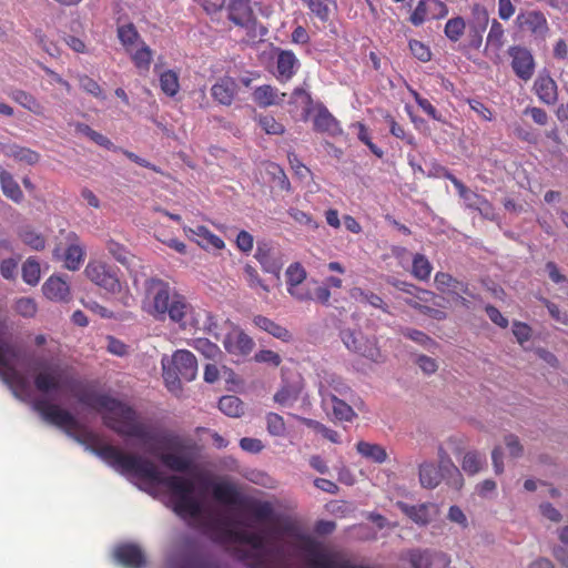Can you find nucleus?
<instances>
[{
	"instance_id": "obj_24",
	"label": "nucleus",
	"mask_w": 568,
	"mask_h": 568,
	"mask_svg": "<svg viewBox=\"0 0 568 568\" xmlns=\"http://www.w3.org/2000/svg\"><path fill=\"white\" fill-rule=\"evenodd\" d=\"M438 458L439 465L437 467L447 474V484L459 489L464 484L462 473L443 447L438 449Z\"/></svg>"
},
{
	"instance_id": "obj_29",
	"label": "nucleus",
	"mask_w": 568,
	"mask_h": 568,
	"mask_svg": "<svg viewBox=\"0 0 568 568\" xmlns=\"http://www.w3.org/2000/svg\"><path fill=\"white\" fill-rule=\"evenodd\" d=\"M253 323L260 329L267 332L268 334H271L275 338H278V339H281L283 342H288L292 338V334L290 333V331L286 327L277 324L276 322H274L273 320H271V318H268L266 316L256 315L253 318Z\"/></svg>"
},
{
	"instance_id": "obj_32",
	"label": "nucleus",
	"mask_w": 568,
	"mask_h": 568,
	"mask_svg": "<svg viewBox=\"0 0 568 568\" xmlns=\"http://www.w3.org/2000/svg\"><path fill=\"white\" fill-rule=\"evenodd\" d=\"M0 185L6 197L14 203L22 202L23 192L11 173L8 171L0 172Z\"/></svg>"
},
{
	"instance_id": "obj_25",
	"label": "nucleus",
	"mask_w": 568,
	"mask_h": 568,
	"mask_svg": "<svg viewBox=\"0 0 568 568\" xmlns=\"http://www.w3.org/2000/svg\"><path fill=\"white\" fill-rule=\"evenodd\" d=\"M253 100L260 108H268L271 105H278L286 97L285 93L278 94L277 90L268 84L257 87L253 91Z\"/></svg>"
},
{
	"instance_id": "obj_5",
	"label": "nucleus",
	"mask_w": 568,
	"mask_h": 568,
	"mask_svg": "<svg viewBox=\"0 0 568 568\" xmlns=\"http://www.w3.org/2000/svg\"><path fill=\"white\" fill-rule=\"evenodd\" d=\"M19 358V352L12 344L0 342V378L14 390H24L27 381L17 369L16 362Z\"/></svg>"
},
{
	"instance_id": "obj_61",
	"label": "nucleus",
	"mask_w": 568,
	"mask_h": 568,
	"mask_svg": "<svg viewBox=\"0 0 568 568\" xmlns=\"http://www.w3.org/2000/svg\"><path fill=\"white\" fill-rule=\"evenodd\" d=\"M152 60V51L148 45H143L133 55V61L139 69L148 70Z\"/></svg>"
},
{
	"instance_id": "obj_47",
	"label": "nucleus",
	"mask_w": 568,
	"mask_h": 568,
	"mask_svg": "<svg viewBox=\"0 0 568 568\" xmlns=\"http://www.w3.org/2000/svg\"><path fill=\"white\" fill-rule=\"evenodd\" d=\"M12 99L16 102H18L19 104H21L23 108L28 109L29 111H31L33 113H40L41 112L40 103L36 100L34 97H32L31 94L27 93L26 91L16 90L12 93Z\"/></svg>"
},
{
	"instance_id": "obj_9",
	"label": "nucleus",
	"mask_w": 568,
	"mask_h": 568,
	"mask_svg": "<svg viewBox=\"0 0 568 568\" xmlns=\"http://www.w3.org/2000/svg\"><path fill=\"white\" fill-rule=\"evenodd\" d=\"M516 24L523 33H528L536 41H544L549 33V26L545 14L539 10L520 12Z\"/></svg>"
},
{
	"instance_id": "obj_19",
	"label": "nucleus",
	"mask_w": 568,
	"mask_h": 568,
	"mask_svg": "<svg viewBox=\"0 0 568 568\" xmlns=\"http://www.w3.org/2000/svg\"><path fill=\"white\" fill-rule=\"evenodd\" d=\"M237 83L231 77H223L213 84L211 94L215 101L223 105H231L237 92Z\"/></svg>"
},
{
	"instance_id": "obj_21",
	"label": "nucleus",
	"mask_w": 568,
	"mask_h": 568,
	"mask_svg": "<svg viewBox=\"0 0 568 568\" xmlns=\"http://www.w3.org/2000/svg\"><path fill=\"white\" fill-rule=\"evenodd\" d=\"M43 294L51 301L67 302L70 298V286L60 276H50L42 286Z\"/></svg>"
},
{
	"instance_id": "obj_13",
	"label": "nucleus",
	"mask_w": 568,
	"mask_h": 568,
	"mask_svg": "<svg viewBox=\"0 0 568 568\" xmlns=\"http://www.w3.org/2000/svg\"><path fill=\"white\" fill-rule=\"evenodd\" d=\"M114 558L125 568H143L146 558L140 546L135 544H121L114 549Z\"/></svg>"
},
{
	"instance_id": "obj_55",
	"label": "nucleus",
	"mask_w": 568,
	"mask_h": 568,
	"mask_svg": "<svg viewBox=\"0 0 568 568\" xmlns=\"http://www.w3.org/2000/svg\"><path fill=\"white\" fill-rule=\"evenodd\" d=\"M394 286L396 288H398L399 291L405 292L409 295H413L414 297H416L420 301H428L427 296L433 295V293L427 290L419 288V287L415 286L414 284L403 282V281L395 282Z\"/></svg>"
},
{
	"instance_id": "obj_17",
	"label": "nucleus",
	"mask_w": 568,
	"mask_h": 568,
	"mask_svg": "<svg viewBox=\"0 0 568 568\" xmlns=\"http://www.w3.org/2000/svg\"><path fill=\"white\" fill-rule=\"evenodd\" d=\"M321 395L323 404L332 405V414L336 420L339 422H352L357 415L353 407L346 402L339 399L336 394L329 393L328 390L321 388Z\"/></svg>"
},
{
	"instance_id": "obj_22",
	"label": "nucleus",
	"mask_w": 568,
	"mask_h": 568,
	"mask_svg": "<svg viewBox=\"0 0 568 568\" xmlns=\"http://www.w3.org/2000/svg\"><path fill=\"white\" fill-rule=\"evenodd\" d=\"M418 475L422 487L427 489H433L440 484L442 479H447V474L432 462L422 463L418 467Z\"/></svg>"
},
{
	"instance_id": "obj_10",
	"label": "nucleus",
	"mask_w": 568,
	"mask_h": 568,
	"mask_svg": "<svg viewBox=\"0 0 568 568\" xmlns=\"http://www.w3.org/2000/svg\"><path fill=\"white\" fill-rule=\"evenodd\" d=\"M507 53L511 59L510 65L516 77L525 82L529 81L536 68L531 51L521 45H511L508 48Z\"/></svg>"
},
{
	"instance_id": "obj_58",
	"label": "nucleus",
	"mask_w": 568,
	"mask_h": 568,
	"mask_svg": "<svg viewBox=\"0 0 568 568\" xmlns=\"http://www.w3.org/2000/svg\"><path fill=\"white\" fill-rule=\"evenodd\" d=\"M261 128L267 134H282L284 133V125L277 122L273 116L265 115L261 116L258 120Z\"/></svg>"
},
{
	"instance_id": "obj_4",
	"label": "nucleus",
	"mask_w": 568,
	"mask_h": 568,
	"mask_svg": "<svg viewBox=\"0 0 568 568\" xmlns=\"http://www.w3.org/2000/svg\"><path fill=\"white\" fill-rule=\"evenodd\" d=\"M213 497L226 505H239L245 507L258 521H267L273 517V507L268 501L244 500L241 498L237 489L227 483L215 484L213 487Z\"/></svg>"
},
{
	"instance_id": "obj_37",
	"label": "nucleus",
	"mask_w": 568,
	"mask_h": 568,
	"mask_svg": "<svg viewBox=\"0 0 568 568\" xmlns=\"http://www.w3.org/2000/svg\"><path fill=\"white\" fill-rule=\"evenodd\" d=\"M220 410L230 417H240L244 413L243 402L234 395H226L220 398Z\"/></svg>"
},
{
	"instance_id": "obj_48",
	"label": "nucleus",
	"mask_w": 568,
	"mask_h": 568,
	"mask_svg": "<svg viewBox=\"0 0 568 568\" xmlns=\"http://www.w3.org/2000/svg\"><path fill=\"white\" fill-rule=\"evenodd\" d=\"M407 557L413 568H429L432 565L428 550L413 549L408 551Z\"/></svg>"
},
{
	"instance_id": "obj_36",
	"label": "nucleus",
	"mask_w": 568,
	"mask_h": 568,
	"mask_svg": "<svg viewBox=\"0 0 568 568\" xmlns=\"http://www.w3.org/2000/svg\"><path fill=\"white\" fill-rule=\"evenodd\" d=\"M163 366V379L166 388L174 395H179L182 390L181 376L178 371L171 366L170 361H162Z\"/></svg>"
},
{
	"instance_id": "obj_3",
	"label": "nucleus",
	"mask_w": 568,
	"mask_h": 568,
	"mask_svg": "<svg viewBox=\"0 0 568 568\" xmlns=\"http://www.w3.org/2000/svg\"><path fill=\"white\" fill-rule=\"evenodd\" d=\"M143 310L156 321L169 317L181 328H193L220 341L219 324L215 316L206 310H194L185 296L171 287L170 283L150 277L144 282Z\"/></svg>"
},
{
	"instance_id": "obj_33",
	"label": "nucleus",
	"mask_w": 568,
	"mask_h": 568,
	"mask_svg": "<svg viewBox=\"0 0 568 568\" xmlns=\"http://www.w3.org/2000/svg\"><path fill=\"white\" fill-rule=\"evenodd\" d=\"M19 239L31 250L42 251L45 247L47 240L43 234L34 230L32 226H22L18 232Z\"/></svg>"
},
{
	"instance_id": "obj_40",
	"label": "nucleus",
	"mask_w": 568,
	"mask_h": 568,
	"mask_svg": "<svg viewBox=\"0 0 568 568\" xmlns=\"http://www.w3.org/2000/svg\"><path fill=\"white\" fill-rule=\"evenodd\" d=\"M400 333L403 336L422 345L427 351L433 352L434 349H436L439 346L435 339H433L430 336H428L426 333H424L422 331L406 327V328L400 329Z\"/></svg>"
},
{
	"instance_id": "obj_7",
	"label": "nucleus",
	"mask_w": 568,
	"mask_h": 568,
	"mask_svg": "<svg viewBox=\"0 0 568 568\" xmlns=\"http://www.w3.org/2000/svg\"><path fill=\"white\" fill-rule=\"evenodd\" d=\"M206 526L217 541H237L254 549H262L265 546V537L262 534L227 528L226 521L215 520Z\"/></svg>"
},
{
	"instance_id": "obj_49",
	"label": "nucleus",
	"mask_w": 568,
	"mask_h": 568,
	"mask_svg": "<svg viewBox=\"0 0 568 568\" xmlns=\"http://www.w3.org/2000/svg\"><path fill=\"white\" fill-rule=\"evenodd\" d=\"M14 311L27 318L34 317L38 312V305L31 297H21L14 303Z\"/></svg>"
},
{
	"instance_id": "obj_63",
	"label": "nucleus",
	"mask_w": 568,
	"mask_h": 568,
	"mask_svg": "<svg viewBox=\"0 0 568 568\" xmlns=\"http://www.w3.org/2000/svg\"><path fill=\"white\" fill-rule=\"evenodd\" d=\"M428 14V6L426 0H420L413 11L409 20L414 26H420Z\"/></svg>"
},
{
	"instance_id": "obj_30",
	"label": "nucleus",
	"mask_w": 568,
	"mask_h": 568,
	"mask_svg": "<svg viewBox=\"0 0 568 568\" xmlns=\"http://www.w3.org/2000/svg\"><path fill=\"white\" fill-rule=\"evenodd\" d=\"M396 507L417 525L425 526L430 520L428 506L425 504L414 506L397 501Z\"/></svg>"
},
{
	"instance_id": "obj_59",
	"label": "nucleus",
	"mask_w": 568,
	"mask_h": 568,
	"mask_svg": "<svg viewBox=\"0 0 568 568\" xmlns=\"http://www.w3.org/2000/svg\"><path fill=\"white\" fill-rule=\"evenodd\" d=\"M79 84H80V88L82 90H84L85 92H88L97 98H104L101 87L92 78H90L88 75H81V77H79Z\"/></svg>"
},
{
	"instance_id": "obj_2",
	"label": "nucleus",
	"mask_w": 568,
	"mask_h": 568,
	"mask_svg": "<svg viewBox=\"0 0 568 568\" xmlns=\"http://www.w3.org/2000/svg\"><path fill=\"white\" fill-rule=\"evenodd\" d=\"M77 440L85 444L93 454L114 469L133 474L141 479L168 488L175 499L173 510L179 516L196 518L201 515L202 505L193 496L195 487L191 479L179 475L164 476L158 466L145 457L122 453L118 447L110 444H99L98 436L92 432L84 433L81 437H77Z\"/></svg>"
},
{
	"instance_id": "obj_45",
	"label": "nucleus",
	"mask_w": 568,
	"mask_h": 568,
	"mask_svg": "<svg viewBox=\"0 0 568 568\" xmlns=\"http://www.w3.org/2000/svg\"><path fill=\"white\" fill-rule=\"evenodd\" d=\"M160 85L169 97L175 95L180 88L178 74L172 70L163 72L160 77Z\"/></svg>"
},
{
	"instance_id": "obj_35",
	"label": "nucleus",
	"mask_w": 568,
	"mask_h": 568,
	"mask_svg": "<svg viewBox=\"0 0 568 568\" xmlns=\"http://www.w3.org/2000/svg\"><path fill=\"white\" fill-rule=\"evenodd\" d=\"M297 59L292 51H281L277 55L276 69L278 75L285 79H291L295 73V65Z\"/></svg>"
},
{
	"instance_id": "obj_50",
	"label": "nucleus",
	"mask_w": 568,
	"mask_h": 568,
	"mask_svg": "<svg viewBox=\"0 0 568 568\" xmlns=\"http://www.w3.org/2000/svg\"><path fill=\"white\" fill-rule=\"evenodd\" d=\"M341 337H342L343 343L349 351L364 355V351L362 347V338L363 337L361 334H356L355 332H353L351 329H344L341 333Z\"/></svg>"
},
{
	"instance_id": "obj_43",
	"label": "nucleus",
	"mask_w": 568,
	"mask_h": 568,
	"mask_svg": "<svg viewBox=\"0 0 568 568\" xmlns=\"http://www.w3.org/2000/svg\"><path fill=\"white\" fill-rule=\"evenodd\" d=\"M286 290L303 284L307 278V273L303 265L298 262L288 265L285 272Z\"/></svg>"
},
{
	"instance_id": "obj_42",
	"label": "nucleus",
	"mask_w": 568,
	"mask_h": 568,
	"mask_svg": "<svg viewBox=\"0 0 568 568\" xmlns=\"http://www.w3.org/2000/svg\"><path fill=\"white\" fill-rule=\"evenodd\" d=\"M40 264L36 257H28L22 264V280L29 285H37L40 281Z\"/></svg>"
},
{
	"instance_id": "obj_6",
	"label": "nucleus",
	"mask_w": 568,
	"mask_h": 568,
	"mask_svg": "<svg viewBox=\"0 0 568 568\" xmlns=\"http://www.w3.org/2000/svg\"><path fill=\"white\" fill-rule=\"evenodd\" d=\"M118 268L101 260H91L84 268L85 276L97 286L115 294L121 291Z\"/></svg>"
},
{
	"instance_id": "obj_15",
	"label": "nucleus",
	"mask_w": 568,
	"mask_h": 568,
	"mask_svg": "<svg viewBox=\"0 0 568 568\" xmlns=\"http://www.w3.org/2000/svg\"><path fill=\"white\" fill-rule=\"evenodd\" d=\"M534 91L547 105H554L558 101V85L547 70L539 72L534 82Z\"/></svg>"
},
{
	"instance_id": "obj_12",
	"label": "nucleus",
	"mask_w": 568,
	"mask_h": 568,
	"mask_svg": "<svg viewBox=\"0 0 568 568\" xmlns=\"http://www.w3.org/2000/svg\"><path fill=\"white\" fill-rule=\"evenodd\" d=\"M222 343L227 353L241 356L248 355L254 347L252 337L237 326L224 336Z\"/></svg>"
},
{
	"instance_id": "obj_41",
	"label": "nucleus",
	"mask_w": 568,
	"mask_h": 568,
	"mask_svg": "<svg viewBox=\"0 0 568 568\" xmlns=\"http://www.w3.org/2000/svg\"><path fill=\"white\" fill-rule=\"evenodd\" d=\"M433 271L429 260L423 254H415L412 264V274L419 281H427Z\"/></svg>"
},
{
	"instance_id": "obj_18",
	"label": "nucleus",
	"mask_w": 568,
	"mask_h": 568,
	"mask_svg": "<svg viewBox=\"0 0 568 568\" xmlns=\"http://www.w3.org/2000/svg\"><path fill=\"white\" fill-rule=\"evenodd\" d=\"M227 9L229 19L236 26L250 27L256 22L248 0H231Z\"/></svg>"
},
{
	"instance_id": "obj_26",
	"label": "nucleus",
	"mask_w": 568,
	"mask_h": 568,
	"mask_svg": "<svg viewBox=\"0 0 568 568\" xmlns=\"http://www.w3.org/2000/svg\"><path fill=\"white\" fill-rule=\"evenodd\" d=\"M262 169L267 176L268 182L273 183L281 191H285L287 193L292 191L290 180L282 166L274 162L266 161L262 163Z\"/></svg>"
},
{
	"instance_id": "obj_52",
	"label": "nucleus",
	"mask_w": 568,
	"mask_h": 568,
	"mask_svg": "<svg viewBox=\"0 0 568 568\" xmlns=\"http://www.w3.org/2000/svg\"><path fill=\"white\" fill-rule=\"evenodd\" d=\"M267 432L273 436H283L286 430L284 418L276 413L266 415Z\"/></svg>"
},
{
	"instance_id": "obj_20",
	"label": "nucleus",
	"mask_w": 568,
	"mask_h": 568,
	"mask_svg": "<svg viewBox=\"0 0 568 568\" xmlns=\"http://www.w3.org/2000/svg\"><path fill=\"white\" fill-rule=\"evenodd\" d=\"M67 239L69 244L64 253V265L70 271H77L84 260L85 251L74 232L69 233Z\"/></svg>"
},
{
	"instance_id": "obj_53",
	"label": "nucleus",
	"mask_w": 568,
	"mask_h": 568,
	"mask_svg": "<svg viewBox=\"0 0 568 568\" xmlns=\"http://www.w3.org/2000/svg\"><path fill=\"white\" fill-rule=\"evenodd\" d=\"M487 44L499 50L504 45V28L500 22L493 20L487 36Z\"/></svg>"
},
{
	"instance_id": "obj_8",
	"label": "nucleus",
	"mask_w": 568,
	"mask_h": 568,
	"mask_svg": "<svg viewBox=\"0 0 568 568\" xmlns=\"http://www.w3.org/2000/svg\"><path fill=\"white\" fill-rule=\"evenodd\" d=\"M36 412L40 414L43 420L65 430H74L79 428V422L67 409L59 405L50 403L48 399H38L33 404Z\"/></svg>"
},
{
	"instance_id": "obj_38",
	"label": "nucleus",
	"mask_w": 568,
	"mask_h": 568,
	"mask_svg": "<svg viewBox=\"0 0 568 568\" xmlns=\"http://www.w3.org/2000/svg\"><path fill=\"white\" fill-rule=\"evenodd\" d=\"M105 248L109 255L113 257L116 262L124 266L129 265L132 254L124 244L113 239H109L105 242Z\"/></svg>"
},
{
	"instance_id": "obj_54",
	"label": "nucleus",
	"mask_w": 568,
	"mask_h": 568,
	"mask_svg": "<svg viewBox=\"0 0 568 568\" xmlns=\"http://www.w3.org/2000/svg\"><path fill=\"white\" fill-rule=\"evenodd\" d=\"M245 278L251 288L255 290L260 287L264 293H270V286L263 282L257 271L252 265H245L244 267Z\"/></svg>"
},
{
	"instance_id": "obj_44",
	"label": "nucleus",
	"mask_w": 568,
	"mask_h": 568,
	"mask_svg": "<svg viewBox=\"0 0 568 568\" xmlns=\"http://www.w3.org/2000/svg\"><path fill=\"white\" fill-rule=\"evenodd\" d=\"M466 28L465 20L462 17H456L453 19H449L445 24V36L450 41H458L460 37L464 34Z\"/></svg>"
},
{
	"instance_id": "obj_27",
	"label": "nucleus",
	"mask_w": 568,
	"mask_h": 568,
	"mask_svg": "<svg viewBox=\"0 0 568 568\" xmlns=\"http://www.w3.org/2000/svg\"><path fill=\"white\" fill-rule=\"evenodd\" d=\"M2 152L11 156L16 162L28 165L36 164L40 159L38 152L21 144H3Z\"/></svg>"
},
{
	"instance_id": "obj_60",
	"label": "nucleus",
	"mask_w": 568,
	"mask_h": 568,
	"mask_svg": "<svg viewBox=\"0 0 568 568\" xmlns=\"http://www.w3.org/2000/svg\"><path fill=\"white\" fill-rule=\"evenodd\" d=\"M409 49L412 54L422 62H427L432 58L429 48L418 40H410Z\"/></svg>"
},
{
	"instance_id": "obj_64",
	"label": "nucleus",
	"mask_w": 568,
	"mask_h": 568,
	"mask_svg": "<svg viewBox=\"0 0 568 568\" xmlns=\"http://www.w3.org/2000/svg\"><path fill=\"white\" fill-rule=\"evenodd\" d=\"M416 364L427 375H432L436 373V371L438 369V364L436 359L427 355L417 356Z\"/></svg>"
},
{
	"instance_id": "obj_46",
	"label": "nucleus",
	"mask_w": 568,
	"mask_h": 568,
	"mask_svg": "<svg viewBox=\"0 0 568 568\" xmlns=\"http://www.w3.org/2000/svg\"><path fill=\"white\" fill-rule=\"evenodd\" d=\"M311 284H317V282L315 280L305 281L303 284L290 287L287 293L291 295V297L298 302L313 301V291L310 287Z\"/></svg>"
},
{
	"instance_id": "obj_11",
	"label": "nucleus",
	"mask_w": 568,
	"mask_h": 568,
	"mask_svg": "<svg viewBox=\"0 0 568 568\" xmlns=\"http://www.w3.org/2000/svg\"><path fill=\"white\" fill-rule=\"evenodd\" d=\"M254 256L264 272L280 277L285 260L277 246L268 242H258Z\"/></svg>"
},
{
	"instance_id": "obj_31",
	"label": "nucleus",
	"mask_w": 568,
	"mask_h": 568,
	"mask_svg": "<svg viewBox=\"0 0 568 568\" xmlns=\"http://www.w3.org/2000/svg\"><path fill=\"white\" fill-rule=\"evenodd\" d=\"M314 129L320 132H327L332 136H335L339 130L336 119L324 106L317 109L314 118Z\"/></svg>"
},
{
	"instance_id": "obj_57",
	"label": "nucleus",
	"mask_w": 568,
	"mask_h": 568,
	"mask_svg": "<svg viewBox=\"0 0 568 568\" xmlns=\"http://www.w3.org/2000/svg\"><path fill=\"white\" fill-rule=\"evenodd\" d=\"M254 361L257 363H265L273 367H277L282 363L281 356L271 349H261L254 355Z\"/></svg>"
},
{
	"instance_id": "obj_16",
	"label": "nucleus",
	"mask_w": 568,
	"mask_h": 568,
	"mask_svg": "<svg viewBox=\"0 0 568 568\" xmlns=\"http://www.w3.org/2000/svg\"><path fill=\"white\" fill-rule=\"evenodd\" d=\"M171 366H173L181 378L185 382H191L197 374V362L193 353L186 349H179L170 359Z\"/></svg>"
},
{
	"instance_id": "obj_23",
	"label": "nucleus",
	"mask_w": 568,
	"mask_h": 568,
	"mask_svg": "<svg viewBox=\"0 0 568 568\" xmlns=\"http://www.w3.org/2000/svg\"><path fill=\"white\" fill-rule=\"evenodd\" d=\"M184 231L186 234L195 236L197 244L204 248L221 250L225 246L224 241L212 233L206 226L197 225L194 229H184Z\"/></svg>"
},
{
	"instance_id": "obj_62",
	"label": "nucleus",
	"mask_w": 568,
	"mask_h": 568,
	"mask_svg": "<svg viewBox=\"0 0 568 568\" xmlns=\"http://www.w3.org/2000/svg\"><path fill=\"white\" fill-rule=\"evenodd\" d=\"M310 10L322 21H326L329 16V10L325 0H306Z\"/></svg>"
},
{
	"instance_id": "obj_14",
	"label": "nucleus",
	"mask_w": 568,
	"mask_h": 568,
	"mask_svg": "<svg viewBox=\"0 0 568 568\" xmlns=\"http://www.w3.org/2000/svg\"><path fill=\"white\" fill-rule=\"evenodd\" d=\"M436 288L442 293H447L460 298L462 303L466 305L467 300L463 295H470L468 284L457 280L449 273L437 272L434 277Z\"/></svg>"
},
{
	"instance_id": "obj_28",
	"label": "nucleus",
	"mask_w": 568,
	"mask_h": 568,
	"mask_svg": "<svg viewBox=\"0 0 568 568\" xmlns=\"http://www.w3.org/2000/svg\"><path fill=\"white\" fill-rule=\"evenodd\" d=\"M301 392L300 381L292 383L283 381L281 388L274 395V400L281 406H292L300 398Z\"/></svg>"
},
{
	"instance_id": "obj_56",
	"label": "nucleus",
	"mask_w": 568,
	"mask_h": 568,
	"mask_svg": "<svg viewBox=\"0 0 568 568\" xmlns=\"http://www.w3.org/2000/svg\"><path fill=\"white\" fill-rule=\"evenodd\" d=\"M471 12L474 18L471 27H475L479 30H486L489 22V16L486 8L476 3L474 4Z\"/></svg>"
},
{
	"instance_id": "obj_34",
	"label": "nucleus",
	"mask_w": 568,
	"mask_h": 568,
	"mask_svg": "<svg viewBox=\"0 0 568 568\" xmlns=\"http://www.w3.org/2000/svg\"><path fill=\"white\" fill-rule=\"evenodd\" d=\"M357 452L366 459L382 464L387 459L385 448L378 444L361 440L356 445Z\"/></svg>"
},
{
	"instance_id": "obj_51",
	"label": "nucleus",
	"mask_w": 568,
	"mask_h": 568,
	"mask_svg": "<svg viewBox=\"0 0 568 568\" xmlns=\"http://www.w3.org/2000/svg\"><path fill=\"white\" fill-rule=\"evenodd\" d=\"M118 38L121 43L129 48L139 39V33L133 23H128L118 28Z\"/></svg>"
},
{
	"instance_id": "obj_39",
	"label": "nucleus",
	"mask_w": 568,
	"mask_h": 568,
	"mask_svg": "<svg viewBox=\"0 0 568 568\" xmlns=\"http://www.w3.org/2000/svg\"><path fill=\"white\" fill-rule=\"evenodd\" d=\"M485 464V455H481L476 450H471L465 454L462 462V468L466 474L475 475L483 469Z\"/></svg>"
},
{
	"instance_id": "obj_1",
	"label": "nucleus",
	"mask_w": 568,
	"mask_h": 568,
	"mask_svg": "<svg viewBox=\"0 0 568 568\" xmlns=\"http://www.w3.org/2000/svg\"><path fill=\"white\" fill-rule=\"evenodd\" d=\"M34 387L43 394L70 390L79 403L103 412V424L120 436L139 439L145 452L156 457L166 468L176 473H191L193 458L190 440L174 432H155L138 422L135 410L106 394L80 389L81 383L71 374V368L53 364L34 375Z\"/></svg>"
}]
</instances>
